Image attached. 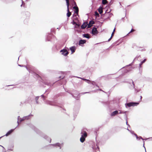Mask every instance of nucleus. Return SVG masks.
<instances>
[{"mask_svg": "<svg viewBox=\"0 0 152 152\" xmlns=\"http://www.w3.org/2000/svg\"><path fill=\"white\" fill-rule=\"evenodd\" d=\"M81 137L80 139V141L83 143L85 140L87 136V133L84 130H82L81 132Z\"/></svg>", "mask_w": 152, "mask_h": 152, "instance_id": "obj_1", "label": "nucleus"}, {"mask_svg": "<svg viewBox=\"0 0 152 152\" xmlns=\"http://www.w3.org/2000/svg\"><path fill=\"white\" fill-rule=\"evenodd\" d=\"M94 22L92 20L90 21L88 24L87 22H84L81 26V28L83 29L87 26L88 28H89L92 26L93 24H94Z\"/></svg>", "mask_w": 152, "mask_h": 152, "instance_id": "obj_2", "label": "nucleus"}, {"mask_svg": "<svg viewBox=\"0 0 152 152\" xmlns=\"http://www.w3.org/2000/svg\"><path fill=\"white\" fill-rule=\"evenodd\" d=\"M31 116H32V115H29L28 116L24 117L22 118H20V116H18V118L17 123L18 124V125L17 126H18L19 125V122H21L22 121H24L25 120L28 119L30 118Z\"/></svg>", "mask_w": 152, "mask_h": 152, "instance_id": "obj_3", "label": "nucleus"}, {"mask_svg": "<svg viewBox=\"0 0 152 152\" xmlns=\"http://www.w3.org/2000/svg\"><path fill=\"white\" fill-rule=\"evenodd\" d=\"M60 52L61 54L64 56H66L69 53L68 52L66 49H63L60 50Z\"/></svg>", "mask_w": 152, "mask_h": 152, "instance_id": "obj_4", "label": "nucleus"}, {"mask_svg": "<svg viewBox=\"0 0 152 152\" xmlns=\"http://www.w3.org/2000/svg\"><path fill=\"white\" fill-rule=\"evenodd\" d=\"M139 104L138 102H130L127 103V105L129 107H130L131 106H137Z\"/></svg>", "mask_w": 152, "mask_h": 152, "instance_id": "obj_5", "label": "nucleus"}, {"mask_svg": "<svg viewBox=\"0 0 152 152\" xmlns=\"http://www.w3.org/2000/svg\"><path fill=\"white\" fill-rule=\"evenodd\" d=\"M69 49L71 50L72 52V54L76 50V47L73 46L69 48Z\"/></svg>", "mask_w": 152, "mask_h": 152, "instance_id": "obj_6", "label": "nucleus"}, {"mask_svg": "<svg viewBox=\"0 0 152 152\" xmlns=\"http://www.w3.org/2000/svg\"><path fill=\"white\" fill-rule=\"evenodd\" d=\"M118 114V111L117 110L115 111L111 114V116H114Z\"/></svg>", "mask_w": 152, "mask_h": 152, "instance_id": "obj_7", "label": "nucleus"}, {"mask_svg": "<svg viewBox=\"0 0 152 152\" xmlns=\"http://www.w3.org/2000/svg\"><path fill=\"white\" fill-rule=\"evenodd\" d=\"M14 129H11V130L9 131L7 134L5 135V136H8L10 135L14 131Z\"/></svg>", "mask_w": 152, "mask_h": 152, "instance_id": "obj_8", "label": "nucleus"}, {"mask_svg": "<svg viewBox=\"0 0 152 152\" xmlns=\"http://www.w3.org/2000/svg\"><path fill=\"white\" fill-rule=\"evenodd\" d=\"M73 8L75 10V13L78 14V8L77 7L74 6L73 7Z\"/></svg>", "mask_w": 152, "mask_h": 152, "instance_id": "obj_9", "label": "nucleus"}, {"mask_svg": "<svg viewBox=\"0 0 152 152\" xmlns=\"http://www.w3.org/2000/svg\"><path fill=\"white\" fill-rule=\"evenodd\" d=\"M98 11L100 14H101L103 12V8L102 7H100L98 9Z\"/></svg>", "mask_w": 152, "mask_h": 152, "instance_id": "obj_10", "label": "nucleus"}, {"mask_svg": "<svg viewBox=\"0 0 152 152\" xmlns=\"http://www.w3.org/2000/svg\"><path fill=\"white\" fill-rule=\"evenodd\" d=\"M63 144L62 143H61V144L59 143H56L55 144L53 145H54L55 146H58V147H60V149L61 148V146Z\"/></svg>", "mask_w": 152, "mask_h": 152, "instance_id": "obj_11", "label": "nucleus"}, {"mask_svg": "<svg viewBox=\"0 0 152 152\" xmlns=\"http://www.w3.org/2000/svg\"><path fill=\"white\" fill-rule=\"evenodd\" d=\"M86 42V41L85 40H80L79 42V45L84 44Z\"/></svg>", "mask_w": 152, "mask_h": 152, "instance_id": "obj_12", "label": "nucleus"}, {"mask_svg": "<svg viewBox=\"0 0 152 152\" xmlns=\"http://www.w3.org/2000/svg\"><path fill=\"white\" fill-rule=\"evenodd\" d=\"M66 5L67 6V8H68V10L69 11V0H66Z\"/></svg>", "mask_w": 152, "mask_h": 152, "instance_id": "obj_13", "label": "nucleus"}, {"mask_svg": "<svg viewBox=\"0 0 152 152\" xmlns=\"http://www.w3.org/2000/svg\"><path fill=\"white\" fill-rule=\"evenodd\" d=\"M83 36L86 38H89V35L88 34H84L83 35Z\"/></svg>", "mask_w": 152, "mask_h": 152, "instance_id": "obj_14", "label": "nucleus"}, {"mask_svg": "<svg viewBox=\"0 0 152 152\" xmlns=\"http://www.w3.org/2000/svg\"><path fill=\"white\" fill-rule=\"evenodd\" d=\"M102 3L103 4H106L107 3V0H103Z\"/></svg>", "mask_w": 152, "mask_h": 152, "instance_id": "obj_15", "label": "nucleus"}, {"mask_svg": "<svg viewBox=\"0 0 152 152\" xmlns=\"http://www.w3.org/2000/svg\"><path fill=\"white\" fill-rule=\"evenodd\" d=\"M114 32H112V34L110 38L108 40V41H110L111 40V39H112V37L114 36Z\"/></svg>", "mask_w": 152, "mask_h": 152, "instance_id": "obj_16", "label": "nucleus"}, {"mask_svg": "<svg viewBox=\"0 0 152 152\" xmlns=\"http://www.w3.org/2000/svg\"><path fill=\"white\" fill-rule=\"evenodd\" d=\"M67 11L68 13H67V15L68 17H69L71 15V13L70 12H69V11H68V10H67Z\"/></svg>", "mask_w": 152, "mask_h": 152, "instance_id": "obj_17", "label": "nucleus"}, {"mask_svg": "<svg viewBox=\"0 0 152 152\" xmlns=\"http://www.w3.org/2000/svg\"><path fill=\"white\" fill-rule=\"evenodd\" d=\"M92 33L94 34H95V27H94L92 30Z\"/></svg>", "mask_w": 152, "mask_h": 152, "instance_id": "obj_18", "label": "nucleus"}, {"mask_svg": "<svg viewBox=\"0 0 152 152\" xmlns=\"http://www.w3.org/2000/svg\"><path fill=\"white\" fill-rule=\"evenodd\" d=\"M39 98V96H37L35 97V100L36 101V102L37 104H38V102L37 101L38 99Z\"/></svg>", "mask_w": 152, "mask_h": 152, "instance_id": "obj_19", "label": "nucleus"}, {"mask_svg": "<svg viewBox=\"0 0 152 152\" xmlns=\"http://www.w3.org/2000/svg\"><path fill=\"white\" fill-rule=\"evenodd\" d=\"M99 16V14L96 11V18L97 17H98Z\"/></svg>", "mask_w": 152, "mask_h": 152, "instance_id": "obj_20", "label": "nucleus"}, {"mask_svg": "<svg viewBox=\"0 0 152 152\" xmlns=\"http://www.w3.org/2000/svg\"><path fill=\"white\" fill-rule=\"evenodd\" d=\"M82 79L83 80L85 81L86 82H87L88 83H89V82H90L89 80H87V79H85L84 78H82Z\"/></svg>", "mask_w": 152, "mask_h": 152, "instance_id": "obj_21", "label": "nucleus"}, {"mask_svg": "<svg viewBox=\"0 0 152 152\" xmlns=\"http://www.w3.org/2000/svg\"><path fill=\"white\" fill-rule=\"evenodd\" d=\"M146 59H144L141 63V64H140V66H141V65L143 64V63L144 62H145V61H146Z\"/></svg>", "mask_w": 152, "mask_h": 152, "instance_id": "obj_22", "label": "nucleus"}, {"mask_svg": "<svg viewBox=\"0 0 152 152\" xmlns=\"http://www.w3.org/2000/svg\"><path fill=\"white\" fill-rule=\"evenodd\" d=\"M135 31V30L134 29H132L131 30V31L129 32V34H130L131 33H132V32H133Z\"/></svg>", "mask_w": 152, "mask_h": 152, "instance_id": "obj_23", "label": "nucleus"}, {"mask_svg": "<svg viewBox=\"0 0 152 152\" xmlns=\"http://www.w3.org/2000/svg\"><path fill=\"white\" fill-rule=\"evenodd\" d=\"M42 137H43L44 138L46 139L47 138H48V137L45 135H42Z\"/></svg>", "mask_w": 152, "mask_h": 152, "instance_id": "obj_24", "label": "nucleus"}, {"mask_svg": "<svg viewBox=\"0 0 152 152\" xmlns=\"http://www.w3.org/2000/svg\"><path fill=\"white\" fill-rule=\"evenodd\" d=\"M64 77V75H63V76H60L59 77L60 78H63Z\"/></svg>", "mask_w": 152, "mask_h": 152, "instance_id": "obj_25", "label": "nucleus"}, {"mask_svg": "<svg viewBox=\"0 0 152 152\" xmlns=\"http://www.w3.org/2000/svg\"><path fill=\"white\" fill-rule=\"evenodd\" d=\"M98 33V31L96 29V35Z\"/></svg>", "mask_w": 152, "mask_h": 152, "instance_id": "obj_26", "label": "nucleus"}, {"mask_svg": "<svg viewBox=\"0 0 152 152\" xmlns=\"http://www.w3.org/2000/svg\"><path fill=\"white\" fill-rule=\"evenodd\" d=\"M8 150L11 151H12L13 150V147H12V148L10 149H9Z\"/></svg>", "mask_w": 152, "mask_h": 152, "instance_id": "obj_27", "label": "nucleus"}, {"mask_svg": "<svg viewBox=\"0 0 152 152\" xmlns=\"http://www.w3.org/2000/svg\"><path fill=\"white\" fill-rule=\"evenodd\" d=\"M35 77H38L39 76V75L37 74H35Z\"/></svg>", "mask_w": 152, "mask_h": 152, "instance_id": "obj_28", "label": "nucleus"}, {"mask_svg": "<svg viewBox=\"0 0 152 152\" xmlns=\"http://www.w3.org/2000/svg\"><path fill=\"white\" fill-rule=\"evenodd\" d=\"M124 113L123 112L120 111L119 113L118 112V114H122Z\"/></svg>", "mask_w": 152, "mask_h": 152, "instance_id": "obj_29", "label": "nucleus"}, {"mask_svg": "<svg viewBox=\"0 0 152 152\" xmlns=\"http://www.w3.org/2000/svg\"><path fill=\"white\" fill-rule=\"evenodd\" d=\"M25 66V67L28 70V66Z\"/></svg>", "mask_w": 152, "mask_h": 152, "instance_id": "obj_30", "label": "nucleus"}, {"mask_svg": "<svg viewBox=\"0 0 152 152\" xmlns=\"http://www.w3.org/2000/svg\"><path fill=\"white\" fill-rule=\"evenodd\" d=\"M18 66H21V67H23V65H18Z\"/></svg>", "mask_w": 152, "mask_h": 152, "instance_id": "obj_31", "label": "nucleus"}, {"mask_svg": "<svg viewBox=\"0 0 152 152\" xmlns=\"http://www.w3.org/2000/svg\"><path fill=\"white\" fill-rule=\"evenodd\" d=\"M115 28H114V29L113 31V32H115Z\"/></svg>", "mask_w": 152, "mask_h": 152, "instance_id": "obj_32", "label": "nucleus"}, {"mask_svg": "<svg viewBox=\"0 0 152 152\" xmlns=\"http://www.w3.org/2000/svg\"><path fill=\"white\" fill-rule=\"evenodd\" d=\"M41 96L43 98H44V95H41Z\"/></svg>", "mask_w": 152, "mask_h": 152, "instance_id": "obj_33", "label": "nucleus"}, {"mask_svg": "<svg viewBox=\"0 0 152 152\" xmlns=\"http://www.w3.org/2000/svg\"><path fill=\"white\" fill-rule=\"evenodd\" d=\"M88 93V92H85V93H82V94H86V93Z\"/></svg>", "mask_w": 152, "mask_h": 152, "instance_id": "obj_34", "label": "nucleus"}, {"mask_svg": "<svg viewBox=\"0 0 152 152\" xmlns=\"http://www.w3.org/2000/svg\"><path fill=\"white\" fill-rule=\"evenodd\" d=\"M49 139L50 140V142L51 141V139L50 138H49Z\"/></svg>", "mask_w": 152, "mask_h": 152, "instance_id": "obj_35", "label": "nucleus"}, {"mask_svg": "<svg viewBox=\"0 0 152 152\" xmlns=\"http://www.w3.org/2000/svg\"><path fill=\"white\" fill-rule=\"evenodd\" d=\"M142 96H140V99H142Z\"/></svg>", "mask_w": 152, "mask_h": 152, "instance_id": "obj_36", "label": "nucleus"}, {"mask_svg": "<svg viewBox=\"0 0 152 152\" xmlns=\"http://www.w3.org/2000/svg\"><path fill=\"white\" fill-rule=\"evenodd\" d=\"M0 146H1L3 148H4V147L3 146L1 145H0Z\"/></svg>", "mask_w": 152, "mask_h": 152, "instance_id": "obj_37", "label": "nucleus"}, {"mask_svg": "<svg viewBox=\"0 0 152 152\" xmlns=\"http://www.w3.org/2000/svg\"><path fill=\"white\" fill-rule=\"evenodd\" d=\"M74 3H75V5H76V3H75V2H74Z\"/></svg>", "mask_w": 152, "mask_h": 152, "instance_id": "obj_38", "label": "nucleus"}, {"mask_svg": "<svg viewBox=\"0 0 152 152\" xmlns=\"http://www.w3.org/2000/svg\"><path fill=\"white\" fill-rule=\"evenodd\" d=\"M61 73H63V74H64V72H61Z\"/></svg>", "mask_w": 152, "mask_h": 152, "instance_id": "obj_39", "label": "nucleus"}, {"mask_svg": "<svg viewBox=\"0 0 152 152\" xmlns=\"http://www.w3.org/2000/svg\"><path fill=\"white\" fill-rule=\"evenodd\" d=\"M93 148V149H94L93 147V148Z\"/></svg>", "mask_w": 152, "mask_h": 152, "instance_id": "obj_40", "label": "nucleus"}, {"mask_svg": "<svg viewBox=\"0 0 152 152\" xmlns=\"http://www.w3.org/2000/svg\"><path fill=\"white\" fill-rule=\"evenodd\" d=\"M2 137H0V138H1Z\"/></svg>", "mask_w": 152, "mask_h": 152, "instance_id": "obj_41", "label": "nucleus"}, {"mask_svg": "<svg viewBox=\"0 0 152 152\" xmlns=\"http://www.w3.org/2000/svg\"><path fill=\"white\" fill-rule=\"evenodd\" d=\"M96 146H97V147L98 146H97V145H96Z\"/></svg>", "mask_w": 152, "mask_h": 152, "instance_id": "obj_42", "label": "nucleus"}, {"mask_svg": "<svg viewBox=\"0 0 152 152\" xmlns=\"http://www.w3.org/2000/svg\"><path fill=\"white\" fill-rule=\"evenodd\" d=\"M4 152H5V151H4Z\"/></svg>", "mask_w": 152, "mask_h": 152, "instance_id": "obj_43", "label": "nucleus"}]
</instances>
